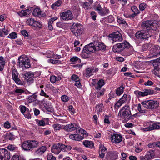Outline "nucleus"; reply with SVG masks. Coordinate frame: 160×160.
<instances>
[{"label":"nucleus","mask_w":160,"mask_h":160,"mask_svg":"<svg viewBox=\"0 0 160 160\" xmlns=\"http://www.w3.org/2000/svg\"><path fill=\"white\" fill-rule=\"evenodd\" d=\"M158 26L157 23L152 21H147L143 22L142 27L147 30H143L137 32L135 34V37L140 40L146 39L152 36L150 29L156 30Z\"/></svg>","instance_id":"obj_1"},{"label":"nucleus","mask_w":160,"mask_h":160,"mask_svg":"<svg viewBox=\"0 0 160 160\" xmlns=\"http://www.w3.org/2000/svg\"><path fill=\"white\" fill-rule=\"evenodd\" d=\"M106 48V46L103 43L99 42L96 44L95 46L93 43L85 46L82 54V56L84 58H87L89 56L90 52H96L97 51L100 50H104Z\"/></svg>","instance_id":"obj_2"},{"label":"nucleus","mask_w":160,"mask_h":160,"mask_svg":"<svg viewBox=\"0 0 160 160\" xmlns=\"http://www.w3.org/2000/svg\"><path fill=\"white\" fill-rule=\"evenodd\" d=\"M72 148L71 146L65 145L63 144L58 143L57 145L54 144L51 148V151L56 154H59L62 151L64 152H68Z\"/></svg>","instance_id":"obj_3"},{"label":"nucleus","mask_w":160,"mask_h":160,"mask_svg":"<svg viewBox=\"0 0 160 160\" xmlns=\"http://www.w3.org/2000/svg\"><path fill=\"white\" fill-rule=\"evenodd\" d=\"M118 114L123 121H128L131 117L130 107L128 105L125 106L120 110Z\"/></svg>","instance_id":"obj_4"},{"label":"nucleus","mask_w":160,"mask_h":160,"mask_svg":"<svg viewBox=\"0 0 160 160\" xmlns=\"http://www.w3.org/2000/svg\"><path fill=\"white\" fill-rule=\"evenodd\" d=\"M39 144V142L37 141L28 140L23 142L21 145V147L24 151H29L33 148L37 147Z\"/></svg>","instance_id":"obj_5"},{"label":"nucleus","mask_w":160,"mask_h":160,"mask_svg":"<svg viewBox=\"0 0 160 160\" xmlns=\"http://www.w3.org/2000/svg\"><path fill=\"white\" fill-rule=\"evenodd\" d=\"M77 128V125L75 123H73L66 125L63 127V129L68 132H72L76 130L77 132L81 134H85L86 131L84 130L81 128Z\"/></svg>","instance_id":"obj_6"},{"label":"nucleus","mask_w":160,"mask_h":160,"mask_svg":"<svg viewBox=\"0 0 160 160\" xmlns=\"http://www.w3.org/2000/svg\"><path fill=\"white\" fill-rule=\"evenodd\" d=\"M17 65L19 67L22 68L23 70L29 68L31 66L29 60L23 56H21L18 58Z\"/></svg>","instance_id":"obj_7"},{"label":"nucleus","mask_w":160,"mask_h":160,"mask_svg":"<svg viewBox=\"0 0 160 160\" xmlns=\"http://www.w3.org/2000/svg\"><path fill=\"white\" fill-rule=\"evenodd\" d=\"M143 107L147 109H153L158 106L159 103L157 101L147 100L141 102Z\"/></svg>","instance_id":"obj_8"},{"label":"nucleus","mask_w":160,"mask_h":160,"mask_svg":"<svg viewBox=\"0 0 160 160\" xmlns=\"http://www.w3.org/2000/svg\"><path fill=\"white\" fill-rule=\"evenodd\" d=\"M82 26L80 23H73L71 31L73 34L77 37H78L82 32Z\"/></svg>","instance_id":"obj_9"},{"label":"nucleus","mask_w":160,"mask_h":160,"mask_svg":"<svg viewBox=\"0 0 160 160\" xmlns=\"http://www.w3.org/2000/svg\"><path fill=\"white\" fill-rule=\"evenodd\" d=\"M109 37L111 39L112 43L115 42H121L123 39L122 34L118 31L109 35Z\"/></svg>","instance_id":"obj_10"},{"label":"nucleus","mask_w":160,"mask_h":160,"mask_svg":"<svg viewBox=\"0 0 160 160\" xmlns=\"http://www.w3.org/2000/svg\"><path fill=\"white\" fill-rule=\"evenodd\" d=\"M11 71L12 79L17 84H21L22 81L19 79V73L16 69L14 67H12L11 69Z\"/></svg>","instance_id":"obj_11"},{"label":"nucleus","mask_w":160,"mask_h":160,"mask_svg":"<svg viewBox=\"0 0 160 160\" xmlns=\"http://www.w3.org/2000/svg\"><path fill=\"white\" fill-rule=\"evenodd\" d=\"M134 93L137 97H141L147 96L148 95L153 94L154 91L151 89H145L142 92L136 90L134 91Z\"/></svg>","instance_id":"obj_12"},{"label":"nucleus","mask_w":160,"mask_h":160,"mask_svg":"<svg viewBox=\"0 0 160 160\" xmlns=\"http://www.w3.org/2000/svg\"><path fill=\"white\" fill-rule=\"evenodd\" d=\"M10 158L9 152L5 149H0V160H9Z\"/></svg>","instance_id":"obj_13"},{"label":"nucleus","mask_w":160,"mask_h":160,"mask_svg":"<svg viewBox=\"0 0 160 160\" xmlns=\"http://www.w3.org/2000/svg\"><path fill=\"white\" fill-rule=\"evenodd\" d=\"M60 15L61 18L64 20H71L73 18L72 12L70 10H68L62 12Z\"/></svg>","instance_id":"obj_14"},{"label":"nucleus","mask_w":160,"mask_h":160,"mask_svg":"<svg viewBox=\"0 0 160 160\" xmlns=\"http://www.w3.org/2000/svg\"><path fill=\"white\" fill-rule=\"evenodd\" d=\"M26 23L29 25L34 27L41 28L42 27V24L39 22L35 21L32 18L28 19L26 21Z\"/></svg>","instance_id":"obj_15"},{"label":"nucleus","mask_w":160,"mask_h":160,"mask_svg":"<svg viewBox=\"0 0 160 160\" xmlns=\"http://www.w3.org/2000/svg\"><path fill=\"white\" fill-rule=\"evenodd\" d=\"M122 136L117 134H113L111 135L110 140L113 143H119L122 140Z\"/></svg>","instance_id":"obj_16"},{"label":"nucleus","mask_w":160,"mask_h":160,"mask_svg":"<svg viewBox=\"0 0 160 160\" xmlns=\"http://www.w3.org/2000/svg\"><path fill=\"white\" fill-rule=\"evenodd\" d=\"M160 49V47L158 45H156L153 46L150 50V53L152 55L151 57L153 58L158 57Z\"/></svg>","instance_id":"obj_17"},{"label":"nucleus","mask_w":160,"mask_h":160,"mask_svg":"<svg viewBox=\"0 0 160 160\" xmlns=\"http://www.w3.org/2000/svg\"><path fill=\"white\" fill-rule=\"evenodd\" d=\"M98 68H88L86 69L84 75L87 77H89L93 75L94 72H98Z\"/></svg>","instance_id":"obj_18"},{"label":"nucleus","mask_w":160,"mask_h":160,"mask_svg":"<svg viewBox=\"0 0 160 160\" xmlns=\"http://www.w3.org/2000/svg\"><path fill=\"white\" fill-rule=\"evenodd\" d=\"M158 129H160V123L158 122L153 123L148 127L143 128V130L144 131H147Z\"/></svg>","instance_id":"obj_19"},{"label":"nucleus","mask_w":160,"mask_h":160,"mask_svg":"<svg viewBox=\"0 0 160 160\" xmlns=\"http://www.w3.org/2000/svg\"><path fill=\"white\" fill-rule=\"evenodd\" d=\"M118 158V153L116 152H108L106 157L107 160H115Z\"/></svg>","instance_id":"obj_20"},{"label":"nucleus","mask_w":160,"mask_h":160,"mask_svg":"<svg viewBox=\"0 0 160 160\" xmlns=\"http://www.w3.org/2000/svg\"><path fill=\"white\" fill-rule=\"evenodd\" d=\"M9 33V30L7 27L4 26L0 28V37H4Z\"/></svg>","instance_id":"obj_21"},{"label":"nucleus","mask_w":160,"mask_h":160,"mask_svg":"<svg viewBox=\"0 0 160 160\" xmlns=\"http://www.w3.org/2000/svg\"><path fill=\"white\" fill-rule=\"evenodd\" d=\"M107 149L104 146L101 145L99 148V157L103 158L104 157L105 154L107 152Z\"/></svg>","instance_id":"obj_22"},{"label":"nucleus","mask_w":160,"mask_h":160,"mask_svg":"<svg viewBox=\"0 0 160 160\" xmlns=\"http://www.w3.org/2000/svg\"><path fill=\"white\" fill-rule=\"evenodd\" d=\"M114 52H119L123 50L121 43H118L113 46L112 48Z\"/></svg>","instance_id":"obj_23"},{"label":"nucleus","mask_w":160,"mask_h":160,"mask_svg":"<svg viewBox=\"0 0 160 160\" xmlns=\"http://www.w3.org/2000/svg\"><path fill=\"white\" fill-rule=\"evenodd\" d=\"M25 76L29 82L32 83L33 82V79L34 78V76L33 72H27L25 73Z\"/></svg>","instance_id":"obj_24"},{"label":"nucleus","mask_w":160,"mask_h":160,"mask_svg":"<svg viewBox=\"0 0 160 160\" xmlns=\"http://www.w3.org/2000/svg\"><path fill=\"white\" fill-rule=\"evenodd\" d=\"M69 138L74 140L80 141L83 138L82 137L77 134H72L69 135Z\"/></svg>","instance_id":"obj_25"},{"label":"nucleus","mask_w":160,"mask_h":160,"mask_svg":"<svg viewBox=\"0 0 160 160\" xmlns=\"http://www.w3.org/2000/svg\"><path fill=\"white\" fill-rule=\"evenodd\" d=\"M131 9L133 12V13L131 15L132 17H133L137 16L140 13V12L137 7L135 6H132L131 8Z\"/></svg>","instance_id":"obj_26"},{"label":"nucleus","mask_w":160,"mask_h":160,"mask_svg":"<svg viewBox=\"0 0 160 160\" xmlns=\"http://www.w3.org/2000/svg\"><path fill=\"white\" fill-rule=\"evenodd\" d=\"M83 144L86 148H92L93 147L94 144L92 141L85 140L83 142Z\"/></svg>","instance_id":"obj_27"},{"label":"nucleus","mask_w":160,"mask_h":160,"mask_svg":"<svg viewBox=\"0 0 160 160\" xmlns=\"http://www.w3.org/2000/svg\"><path fill=\"white\" fill-rule=\"evenodd\" d=\"M47 148L46 146H43L39 148L36 151V154L38 155H42L46 150Z\"/></svg>","instance_id":"obj_28"},{"label":"nucleus","mask_w":160,"mask_h":160,"mask_svg":"<svg viewBox=\"0 0 160 160\" xmlns=\"http://www.w3.org/2000/svg\"><path fill=\"white\" fill-rule=\"evenodd\" d=\"M97 90L95 92L96 96L98 98L103 95L105 91V89L103 88L96 89Z\"/></svg>","instance_id":"obj_29"},{"label":"nucleus","mask_w":160,"mask_h":160,"mask_svg":"<svg viewBox=\"0 0 160 160\" xmlns=\"http://www.w3.org/2000/svg\"><path fill=\"white\" fill-rule=\"evenodd\" d=\"M105 84L104 80L102 79L99 80L97 84L95 85V88L96 89H101V87Z\"/></svg>","instance_id":"obj_30"},{"label":"nucleus","mask_w":160,"mask_h":160,"mask_svg":"<svg viewBox=\"0 0 160 160\" xmlns=\"http://www.w3.org/2000/svg\"><path fill=\"white\" fill-rule=\"evenodd\" d=\"M30 11L28 9H26L24 10H22L20 12H18V14L20 17L25 16L29 14Z\"/></svg>","instance_id":"obj_31"},{"label":"nucleus","mask_w":160,"mask_h":160,"mask_svg":"<svg viewBox=\"0 0 160 160\" xmlns=\"http://www.w3.org/2000/svg\"><path fill=\"white\" fill-rule=\"evenodd\" d=\"M32 14L34 16H37L40 17L42 16L41 11L40 9L38 8H36L34 9L33 11Z\"/></svg>","instance_id":"obj_32"},{"label":"nucleus","mask_w":160,"mask_h":160,"mask_svg":"<svg viewBox=\"0 0 160 160\" xmlns=\"http://www.w3.org/2000/svg\"><path fill=\"white\" fill-rule=\"evenodd\" d=\"M37 95L35 94L28 96V102L29 103H31L36 101L37 100Z\"/></svg>","instance_id":"obj_33"},{"label":"nucleus","mask_w":160,"mask_h":160,"mask_svg":"<svg viewBox=\"0 0 160 160\" xmlns=\"http://www.w3.org/2000/svg\"><path fill=\"white\" fill-rule=\"evenodd\" d=\"M122 103H124L128 100L129 101L130 100V96L129 95H127L126 94H123L122 97L119 99Z\"/></svg>","instance_id":"obj_34"},{"label":"nucleus","mask_w":160,"mask_h":160,"mask_svg":"<svg viewBox=\"0 0 160 160\" xmlns=\"http://www.w3.org/2000/svg\"><path fill=\"white\" fill-rule=\"evenodd\" d=\"M5 63L3 57L0 56V71H2Z\"/></svg>","instance_id":"obj_35"},{"label":"nucleus","mask_w":160,"mask_h":160,"mask_svg":"<svg viewBox=\"0 0 160 160\" xmlns=\"http://www.w3.org/2000/svg\"><path fill=\"white\" fill-rule=\"evenodd\" d=\"M154 155L155 154L153 151L150 150L148 152L147 154L145 156L150 160L151 158L154 156Z\"/></svg>","instance_id":"obj_36"},{"label":"nucleus","mask_w":160,"mask_h":160,"mask_svg":"<svg viewBox=\"0 0 160 160\" xmlns=\"http://www.w3.org/2000/svg\"><path fill=\"white\" fill-rule=\"evenodd\" d=\"M109 10L106 8H102L100 12H99V14L101 16H104L107 14L109 13Z\"/></svg>","instance_id":"obj_37"},{"label":"nucleus","mask_w":160,"mask_h":160,"mask_svg":"<svg viewBox=\"0 0 160 160\" xmlns=\"http://www.w3.org/2000/svg\"><path fill=\"white\" fill-rule=\"evenodd\" d=\"M43 85H41L40 86V88L41 89V91L40 92V95L42 96H44L46 98H49V100H51L52 98H50L49 95H47L44 91V90L42 89V88H43Z\"/></svg>","instance_id":"obj_38"},{"label":"nucleus","mask_w":160,"mask_h":160,"mask_svg":"<svg viewBox=\"0 0 160 160\" xmlns=\"http://www.w3.org/2000/svg\"><path fill=\"white\" fill-rule=\"evenodd\" d=\"M124 87L120 86L116 90V93L118 96L121 95L123 92Z\"/></svg>","instance_id":"obj_39"},{"label":"nucleus","mask_w":160,"mask_h":160,"mask_svg":"<svg viewBox=\"0 0 160 160\" xmlns=\"http://www.w3.org/2000/svg\"><path fill=\"white\" fill-rule=\"evenodd\" d=\"M117 21L120 24L123 25L124 26L127 25L126 21L121 17H117Z\"/></svg>","instance_id":"obj_40"},{"label":"nucleus","mask_w":160,"mask_h":160,"mask_svg":"<svg viewBox=\"0 0 160 160\" xmlns=\"http://www.w3.org/2000/svg\"><path fill=\"white\" fill-rule=\"evenodd\" d=\"M103 108V106L102 103L97 105L95 107L96 110L97 111V113H98L99 112H102Z\"/></svg>","instance_id":"obj_41"},{"label":"nucleus","mask_w":160,"mask_h":160,"mask_svg":"<svg viewBox=\"0 0 160 160\" xmlns=\"http://www.w3.org/2000/svg\"><path fill=\"white\" fill-rule=\"evenodd\" d=\"M52 127L54 130L56 131L60 130L61 129H63V128L61 125L58 123L53 124L52 125Z\"/></svg>","instance_id":"obj_42"},{"label":"nucleus","mask_w":160,"mask_h":160,"mask_svg":"<svg viewBox=\"0 0 160 160\" xmlns=\"http://www.w3.org/2000/svg\"><path fill=\"white\" fill-rule=\"evenodd\" d=\"M62 2L61 1H58L55 2L54 4L52 5V8L53 9H56V7H59L60 6Z\"/></svg>","instance_id":"obj_43"},{"label":"nucleus","mask_w":160,"mask_h":160,"mask_svg":"<svg viewBox=\"0 0 160 160\" xmlns=\"http://www.w3.org/2000/svg\"><path fill=\"white\" fill-rule=\"evenodd\" d=\"M35 121L39 126H44L45 125V122L44 120L36 119Z\"/></svg>","instance_id":"obj_44"},{"label":"nucleus","mask_w":160,"mask_h":160,"mask_svg":"<svg viewBox=\"0 0 160 160\" xmlns=\"http://www.w3.org/2000/svg\"><path fill=\"white\" fill-rule=\"evenodd\" d=\"M14 92L18 95H20L24 92V90L20 88H18L15 89Z\"/></svg>","instance_id":"obj_45"},{"label":"nucleus","mask_w":160,"mask_h":160,"mask_svg":"<svg viewBox=\"0 0 160 160\" xmlns=\"http://www.w3.org/2000/svg\"><path fill=\"white\" fill-rule=\"evenodd\" d=\"M106 21L108 23H112L114 20V17L112 15H110L106 18Z\"/></svg>","instance_id":"obj_46"},{"label":"nucleus","mask_w":160,"mask_h":160,"mask_svg":"<svg viewBox=\"0 0 160 160\" xmlns=\"http://www.w3.org/2000/svg\"><path fill=\"white\" fill-rule=\"evenodd\" d=\"M123 104L121 101L119 100L114 105V108L116 110H118L122 105Z\"/></svg>","instance_id":"obj_47"},{"label":"nucleus","mask_w":160,"mask_h":160,"mask_svg":"<svg viewBox=\"0 0 160 160\" xmlns=\"http://www.w3.org/2000/svg\"><path fill=\"white\" fill-rule=\"evenodd\" d=\"M8 38L12 39H15L17 38V34L15 32H13L9 34Z\"/></svg>","instance_id":"obj_48"},{"label":"nucleus","mask_w":160,"mask_h":160,"mask_svg":"<svg viewBox=\"0 0 160 160\" xmlns=\"http://www.w3.org/2000/svg\"><path fill=\"white\" fill-rule=\"evenodd\" d=\"M24 116L28 119H30L31 118V116L30 113V111L28 109V111H26L24 113H23Z\"/></svg>","instance_id":"obj_49"},{"label":"nucleus","mask_w":160,"mask_h":160,"mask_svg":"<svg viewBox=\"0 0 160 160\" xmlns=\"http://www.w3.org/2000/svg\"><path fill=\"white\" fill-rule=\"evenodd\" d=\"M48 160H56V158L51 153H49L47 155Z\"/></svg>","instance_id":"obj_50"},{"label":"nucleus","mask_w":160,"mask_h":160,"mask_svg":"<svg viewBox=\"0 0 160 160\" xmlns=\"http://www.w3.org/2000/svg\"><path fill=\"white\" fill-rule=\"evenodd\" d=\"M121 44H122L123 50L126 48H128L130 47V45L128 42H125L124 43Z\"/></svg>","instance_id":"obj_51"},{"label":"nucleus","mask_w":160,"mask_h":160,"mask_svg":"<svg viewBox=\"0 0 160 160\" xmlns=\"http://www.w3.org/2000/svg\"><path fill=\"white\" fill-rule=\"evenodd\" d=\"M138 109L141 113H146L147 112V111L146 110H143L142 109L141 107V105L140 104H139L138 105Z\"/></svg>","instance_id":"obj_52"},{"label":"nucleus","mask_w":160,"mask_h":160,"mask_svg":"<svg viewBox=\"0 0 160 160\" xmlns=\"http://www.w3.org/2000/svg\"><path fill=\"white\" fill-rule=\"evenodd\" d=\"M82 6L84 9L86 10L90 9V5L89 4V3L84 2Z\"/></svg>","instance_id":"obj_53"},{"label":"nucleus","mask_w":160,"mask_h":160,"mask_svg":"<svg viewBox=\"0 0 160 160\" xmlns=\"http://www.w3.org/2000/svg\"><path fill=\"white\" fill-rule=\"evenodd\" d=\"M20 107L21 112L22 114L25 112L26 111L28 112V110L29 109L24 106H20Z\"/></svg>","instance_id":"obj_54"},{"label":"nucleus","mask_w":160,"mask_h":160,"mask_svg":"<svg viewBox=\"0 0 160 160\" xmlns=\"http://www.w3.org/2000/svg\"><path fill=\"white\" fill-rule=\"evenodd\" d=\"M7 138L9 140H12L15 139V137L12 134L10 133L7 135Z\"/></svg>","instance_id":"obj_55"},{"label":"nucleus","mask_w":160,"mask_h":160,"mask_svg":"<svg viewBox=\"0 0 160 160\" xmlns=\"http://www.w3.org/2000/svg\"><path fill=\"white\" fill-rule=\"evenodd\" d=\"M146 4L144 3H141L139 5V9L141 11L144 10L146 8Z\"/></svg>","instance_id":"obj_56"},{"label":"nucleus","mask_w":160,"mask_h":160,"mask_svg":"<svg viewBox=\"0 0 160 160\" xmlns=\"http://www.w3.org/2000/svg\"><path fill=\"white\" fill-rule=\"evenodd\" d=\"M70 61L72 62H75L77 61L80 62V59L77 57H73L71 58Z\"/></svg>","instance_id":"obj_57"},{"label":"nucleus","mask_w":160,"mask_h":160,"mask_svg":"<svg viewBox=\"0 0 160 160\" xmlns=\"http://www.w3.org/2000/svg\"><path fill=\"white\" fill-rule=\"evenodd\" d=\"M61 99L64 102H67L68 100V97L65 95H62L61 97Z\"/></svg>","instance_id":"obj_58"},{"label":"nucleus","mask_w":160,"mask_h":160,"mask_svg":"<svg viewBox=\"0 0 160 160\" xmlns=\"http://www.w3.org/2000/svg\"><path fill=\"white\" fill-rule=\"evenodd\" d=\"M109 99H111L112 98H114L116 96L115 94L113 92H111L109 94Z\"/></svg>","instance_id":"obj_59"},{"label":"nucleus","mask_w":160,"mask_h":160,"mask_svg":"<svg viewBox=\"0 0 160 160\" xmlns=\"http://www.w3.org/2000/svg\"><path fill=\"white\" fill-rule=\"evenodd\" d=\"M56 77L55 76H52L50 78V80L52 83H54L56 82Z\"/></svg>","instance_id":"obj_60"},{"label":"nucleus","mask_w":160,"mask_h":160,"mask_svg":"<svg viewBox=\"0 0 160 160\" xmlns=\"http://www.w3.org/2000/svg\"><path fill=\"white\" fill-rule=\"evenodd\" d=\"M101 9L102 8L101 5L99 4L96 7L94 8V9L96 11H98V13H99V12H100Z\"/></svg>","instance_id":"obj_61"},{"label":"nucleus","mask_w":160,"mask_h":160,"mask_svg":"<svg viewBox=\"0 0 160 160\" xmlns=\"http://www.w3.org/2000/svg\"><path fill=\"white\" fill-rule=\"evenodd\" d=\"M48 104H49V105L46 107L47 110L49 111H52L53 109V108L51 105V103H48Z\"/></svg>","instance_id":"obj_62"},{"label":"nucleus","mask_w":160,"mask_h":160,"mask_svg":"<svg viewBox=\"0 0 160 160\" xmlns=\"http://www.w3.org/2000/svg\"><path fill=\"white\" fill-rule=\"evenodd\" d=\"M10 124L8 121L6 122L4 124V127L5 128L8 129L10 127Z\"/></svg>","instance_id":"obj_63"},{"label":"nucleus","mask_w":160,"mask_h":160,"mask_svg":"<svg viewBox=\"0 0 160 160\" xmlns=\"http://www.w3.org/2000/svg\"><path fill=\"white\" fill-rule=\"evenodd\" d=\"M91 15L92 17V18L94 20H95L96 19V13L95 11H92L91 12Z\"/></svg>","instance_id":"obj_64"}]
</instances>
